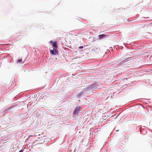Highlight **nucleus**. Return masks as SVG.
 Returning a JSON list of instances; mask_svg holds the SVG:
<instances>
[{
  "instance_id": "423d86ee",
  "label": "nucleus",
  "mask_w": 152,
  "mask_h": 152,
  "mask_svg": "<svg viewBox=\"0 0 152 152\" xmlns=\"http://www.w3.org/2000/svg\"><path fill=\"white\" fill-rule=\"evenodd\" d=\"M83 48V46L79 47L77 49V51H80L79 49H82Z\"/></svg>"
},
{
  "instance_id": "39448f33",
  "label": "nucleus",
  "mask_w": 152,
  "mask_h": 152,
  "mask_svg": "<svg viewBox=\"0 0 152 152\" xmlns=\"http://www.w3.org/2000/svg\"><path fill=\"white\" fill-rule=\"evenodd\" d=\"M82 92H81V93H80V94H78L77 95V96L78 98L80 97V96H81L82 94Z\"/></svg>"
},
{
  "instance_id": "7ed1b4c3",
  "label": "nucleus",
  "mask_w": 152,
  "mask_h": 152,
  "mask_svg": "<svg viewBox=\"0 0 152 152\" xmlns=\"http://www.w3.org/2000/svg\"><path fill=\"white\" fill-rule=\"evenodd\" d=\"M107 36V35L105 34H101L99 36V39H102L103 38H104Z\"/></svg>"
},
{
  "instance_id": "1a4fd4ad",
  "label": "nucleus",
  "mask_w": 152,
  "mask_h": 152,
  "mask_svg": "<svg viewBox=\"0 0 152 152\" xmlns=\"http://www.w3.org/2000/svg\"><path fill=\"white\" fill-rule=\"evenodd\" d=\"M22 151H23V150H20V151H19V152H22Z\"/></svg>"
},
{
  "instance_id": "f03ea898",
  "label": "nucleus",
  "mask_w": 152,
  "mask_h": 152,
  "mask_svg": "<svg viewBox=\"0 0 152 152\" xmlns=\"http://www.w3.org/2000/svg\"><path fill=\"white\" fill-rule=\"evenodd\" d=\"M80 108L79 107H76L75 109V110L73 113V114L75 115L76 113H78V111H79Z\"/></svg>"
},
{
  "instance_id": "6e6552de",
  "label": "nucleus",
  "mask_w": 152,
  "mask_h": 152,
  "mask_svg": "<svg viewBox=\"0 0 152 152\" xmlns=\"http://www.w3.org/2000/svg\"><path fill=\"white\" fill-rule=\"evenodd\" d=\"M50 43H52V44H53V41H50Z\"/></svg>"
},
{
  "instance_id": "20e7f679",
  "label": "nucleus",
  "mask_w": 152,
  "mask_h": 152,
  "mask_svg": "<svg viewBox=\"0 0 152 152\" xmlns=\"http://www.w3.org/2000/svg\"><path fill=\"white\" fill-rule=\"evenodd\" d=\"M52 45L55 48H57L58 46L56 42H53Z\"/></svg>"
},
{
  "instance_id": "f257e3e1",
  "label": "nucleus",
  "mask_w": 152,
  "mask_h": 152,
  "mask_svg": "<svg viewBox=\"0 0 152 152\" xmlns=\"http://www.w3.org/2000/svg\"><path fill=\"white\" fill-rule=\"evenodd\" d=\"M50 53L53 55H56L58 53V50L57 48H53V50H50Z\"/></svg>"
},
{
  "instance_id": "0eeeda50",
  "label": "nucleus",
  "mask_w": 152,
  "mask_h": 152,
  "mask_svg": "<svg viewBox=\"0 0 152 152\" xmlns=\"http://www.w3.org/2000/svg\"><path fill=\"white\" fill-rule=\"evenodd\" d=\"M22 61V60L21 59H18V60L17 63H21V62Z\"/></svg>"
}]
</instances>
